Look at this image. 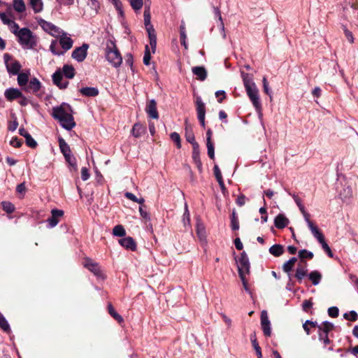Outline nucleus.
<instances>
[{"mask_svg":"<svg viewBox=\"0 0 358 358\" xmlns=\"http://www.w3.org/2000/svg\"><path fill=\"white\" fill-rule=\"evenodd\" d=\"M52 115L66 130H71L76 126L71 107L67 103H63L59 106L54 107Z\"/></svg>","mask_w":358,"mask_h":358,"instance_id":"nucleus-1","label":"nucleus"},{"mask_svg":"<svg viewBox=\"0 0 358 358\" xmlns=\"http://www.w3.org/2000/svg\"><path fill=\"white\" fill-rule=\"evenodd\" d=\"M62 73L66 78L72 79L75 76V69L72 65L65 64L63 66L62 71L58 70L52 75V80L54 84L60 89L66 88L69 82L63 81Z\"/></svg>","mask_w":358,"mask_h":358,"instance_id":"nucleus-2","label":"nucleus"},{"mask_svg":"<svg viewBox=\"0 0 358 358\" xmlns=\"http://www.w3.org/2000/svg\"><path fill=\"white\" fill-rule=\"evenodd\" d=\"M106 57L107 61L115 68L120 66L122 62V56L113 40L106 41Z\"/></svg>","mask_w":358,"mask_h":358,"instance_id":"nucleus-3","label":"nucleus"},{"mask_svg":"<svg viewBox=\"0 0 358 358\" xmlns=\"http://www.w3.org/2000/svg\"><path fill=\"white\" fill-rule=\"evenodd\" d=\"M239 275H246L250 273V262L245 252L236 259Z\"/></svg>","mask_w":358,"mask_h":358,"instance_id":"nucleus-4","label":"nucleus"},{"mask_svg":"<svg viewBox=\"0 0 358 358\" xmlns=\"http://www.w3.org/2000/svg\"><path fill=\"white\" fill-rule=\"evenodd\" d=\"M248 96L257 110L261 108V103L259 96V90L255 84L245 87Z\"/></svg>","mask_w":358,"mask_h":358,"instance_id":"nucleus-5","label":"nucleus"},{"mask_svg":"<svg viewBox=\"0 0 358 358\" xmlns=\"http://www.w3.org/2000/svg\"><path fill=\"white\" fill-rule=\"evenodd\" d=\"M17 36L18 37L19 43L22 45L31 46L33 43L32 33L27 28H22L20 29Z\"/></svg>","mask_w":358,"mask_h":358,"instance_id":"nucleus-6","label":"nucleus"},{"mask_svg":"<svg viewBox=\"0 0 358 358\" xmlns=\"http://www.w3.org/2000/svg\"><path fill=\"white\" fill-rule=\"evenodd\" d=\"M39 24L45 31L54 37H59L63 31L52 23L42 19L39 21Z\"/></svg>","mask_w":358,"mask_h":358,"instance_id":"nucleus-7","label":"nucleus"},{"mask_svg":"<svg viewBox=\"0 0 358 358\" xmlns=\"http://www.w3.org/2000/svg\"><path fill=\"white\" fill-rule=\"evenodd\" d=\"M196 110L198 120L203 127H205L206 106L200 96H197L195 101Z\"/></svg>","mask_w":358,"mask_h":358,"instance_id":"nucleus-8","label":"nucleus"},{"mask_svg":"<svg viewBox=\"0 0 358 358\" xmlns=\"http://www.w3.org/2000/svg\"><path fill=\"white\" fill-rule=\"evenodd\" d=\"M89 48V45L84 43L80 47L76 48L71 54V57L73 59L76 60L78 62H83L87 55V50Z\"/></svg>","mask_w":358,"mask_h":358,"instance_id":"nucleus-9","label":"nucleus"},{"mask_svg":"<svg viewBox=\"0 0 358 358\" xmlns=\"http://www.w3.org/2000/svg\"><path fill=\"white\" fill-rule=\"evenodd\" d=\"M145 112L150 118L155 120L159 118V113L157 109V102L155 99H151L148 101L145 107Z\"/></svg>","mask_w":358,"mask_h":358,"instance_id":"nucleus-10","label":"nucleus"},{"mask_svg":"<svg viewBox=\"0 0 358 358\" xmlns=\"http://www.w3.org/2000/svg\"><path fill=\"white\" fill-rule=\"evenodd\" d=\"M84 266L98 277L102 276L101 269L99 265L90 259H85L83 262Z\"/></svg>","mask_w":358,"mask_h":358,"instance_id":"nucleus-11","label":"nucleus"},{"mask_svg":"<svg viewBox=\"0 0 358 358\" xmlns=\"http://www.w3.org/2000/svg\"><path fill=\"white\" fill-rule=\"evenodd\" d=\"M64 215V211L58 209L51 210V217L47 220L50 227H55L59 223V219Z\"/></svg>","mask_w":358,"mask_h":358,"instance_id":"nucleus-12","label":"nucleus"},{"mask_svg":"<svg viewBox=\"0 0 358 358\" xmlns=\"http://www.w3.org/2000/svg\"><path fill=\"white\" fill-rule=\"evenodd\" d=\"M59 37V43L64 51L69 50L72 48L73 41L65 32L62 31Z\"/></svg>","mask_w":358,"mask_h":358,"instance_id":"nucleus-13","label":"nucleus"},{"mask_svg":"<svg viewBox=\"0 0 358 358\" xmlns=\"http://www.w3.org/2000/svg\"><path fill=\"white\" fill-rule=\"evenodd\" d=\"M41 86L40 81L37 78H34L30 80L27 86L23 89L27 92L36 93L39 91Z\"/></svg>","mask_w":358,"mask_h":358,"instance_id":"nucleus-14","label":"nucleus"},{"mask_svg":"<svg viewBox=\"0 0 358 358\" xmlns=\"http://www.w3.org/2000/svg\"><path fill=\"white\" fill-rule=\"evenodd\" d=\"M119 243L125 249L134 251L136 244L131 237H125L119 240Z\"/></svg>","mask_w":358,"mask_h":358,"instance_id":"nucleus-15","label":"nucleus"},{"mask_svg":"<svg viewBox=\"0 0 358 358\" xmlns=\"http://www.w3.org/2000/svg\"><path fill=\"white\" fill-rule=\"evenodd\" d=\"M4 96L8 101H12L14 99L21 97L22 93L18 89L9 88L5 91Z\"/></svg>","mask_w":358,"mask_h":358,"instance_id":"nucleus-16","label":"nucleus"},{"mask_svg":"<svg viewBox=\"0 0 358 358\" xmlns=\"http://www.w3.org/2000/svg\"><path fill=\"white\" fill-rule=\"evenodd\" d=\"M289 224V220L282 214L278 215L274 220L275 227L278 229H283Z\"/></svg>","mask_w":358,"mask_h":358,"instance_id":"nucleus-17","label":"nucleus"},{"mask_svg":"<svg viewBox=\"0 0 358 358\" xmlns=\"http://www.w3.org/2000/svg\"><path fill=\"white\" fill-rule=\"evenodd\" d=\"M192 73L196 78L203 81L207 77V71L203 66H195L192 68Z\"/></svg>","mask_w":358,"mask_h":358,"instance_id":"nucleus-18","label":"nucleus"},{"mask_svg":"<svg viewBox=\"0 0 358 358\" xmlns=\"http://www.w3.org/2000/svg\"><path fill=\"white\" fill-rule=\"evenodd\" d=\"M146 131L145 127L139 123H136L133 126L131 134L135 138L141 136Z\"/></svg>","mask_w":358,"mask_h":358,"instance_id":"nucleus-19","label":"nucleus"},{"mask_svg":"<svg viewBox=\"0 0 358 358\" xmlns=\"http://www.w3.org/2000/svg\"><path fill=\"white\" fill-rule=\"evenodd\" d=\"M6 69L10 73L16 75L19 73V71L21 69V65L17 61H15L11 64H8V62H6Z\"/></svg>","mask_w":358,"mask_h":358,"instance_id":"nucleus-20","label":"nucleus"},{"mask_svg":"<svg viewBox=\"0 0 358 358\" xmlns=\"http://www.w3.org/2000/svg\"><path fill=\"white\" fill-rule=\"evenodd\" d=\"M80 93L85 96H95L98 95L99 90L96 87H86L80 90Z\"/></svg>","mask_w":358,"mask_h":358,"instance_id":"nucleus-21","label":"nucleus"},{"mask_svg":"<svg viewBox=\"0 0 358 358\" xmlns=\"http://www.w3.org/2000/svg\"><path fill=\"white\" fill-rule=\"evenodd\" d=\"M58 141L60 150L64 156L66 157L71 155V150L66 142L62 138H59Z\"/></svg>","mask_w":358,"mask_h":358,"instance_id":"nucleus-22","label":"nucleus"},{"mask_svg":"<svg viewBox=\"0 0 358 358\" xmlns=\"http://www.w3.org/2000/svg\"><path fill=\"white\" fill-rule=\"evenodd\" d=\"M303 216L313 235L320 231L318 227L310 220V215L308 213H304Z\"/></svg>","mask_w":358,"mask_h":358,"instance_id":"nucleus-23","label":"nucleus"},{"mask_svg":"<svg viewBox=\"0 0 358 358\" xmlns=\"http://www.w3.org/2000/svg\"><path fill=\"white\" fill-rule=\"evenodd\" d=\"M268 251L274 257H280L284 252V247L280 244H275L269 248Z\"/></svg>","mask_w":358,"mask_h":358,"instance_id":"nucleus-24","label":"nucleus"},{"mask_svg":"<svg viewBox=\"0 0 358 358\" xmlns=\"http://www.w3.org/2000/svg\"><path fill=\"white\" fill-rule=\"evenodd\" d=\"M29 5L35 13H41L43 10V2L42 0H29Z\"/></svg>","mask_w":358,"mask_h":358,"instance_id":"nucleus-25","label":"nucleus"},{"mask_svg":"<svg viewBox=\"0 0 358 358\" xmlns=\"http://www.w3.org/2000/svg\"><path fill=\"white\" fill-rule=\"evenodd\" d=\"M150 40V45L152 49V52L155 53L156 50V46H157V36L155 34V30H151L147 31Z\"/></svg>","mask_w":358,"mask_h":358,"instance_id":"nucleus-26","label":"nucleus"},{"mask_svg":"<svg viewBox=\"0 0 358 358\" xmlns=\"http://www.w3.org/2000/svg\"><path fill=\"white\" fill-rule=\"evenodd\" d=\"M313 236L318 241V242L321 244L323 250L326 252L327 250H329L330 248L328 245V244L326 243L324 240V235L320 231L317 232L316 234H313Z\"/></svg>","mask_w":358,"mask_h":358,"instance_id":"nucleus-27","label":"nucleus"},{"mask_svg":"<svg viewBox=\"0 0 358 358\" xmlns=\"http://www.w3.org/2000/svg\"><path fill=\"white\" fill-rule=\"evenodd\" d=\"M144 24L145 26L146 31L155 30L153 26L151 24V16L149 9L145 10L144 11Z\"/></svg>","mask_w":358,"mask_h":358,"instance_id":"nucleus-28","label":"nucleus"},{"mask_svg":"<svg viewBox=\"0 0 358 358\" xmlns=\"http://www.w3.org/2000/svg\"><path fill=\"white\" fill-rule=\"evenodd\" d=\"M334 328V324L329 322H324L318 326L319 332L329 334Z\"/></svg>","mask_w":358,"mask_h":358,"instance_id":"nucleus-29","label":"nucleus"},{"mask_svg":"<svg viewBox=\"0 0 358 358\" xmlns=\"http://www.w3.org/2000/svg\"><path fill=\"white\" fill-rule=\"evenodd\" d=\"M29 81V73H18L17 83L20 87H25Z\"/></svg>","mask_w":358,"mask_h":358,"instance_id":"nucleus-30","label":"nucleus"},{"mask_svg":"<svg viewBox=\"0 0 358 358\" xmlns=\"http://www.w3.org/2000/svg\"><path fill=\"white\" fill-rule=\"evenodd\" d=\"M87 6L90 7L91 15L97 14L99 9V3L97 0H87Z\"/></svg>","mask_w":358,"mask_h":358,"instance_id":"nucleus-31","label":"nucleus"},{"mask_svg":"<svg viewBox=\"0 0 358 358\" xmlns=\"http://www.w3.org/2000/svg\"><path fill=\"white\" fill-rule=\"evenodd\" d=\"M307 274V269L306 266L298 265L296 271L295 277L301 281Z\"/></svg>","mask_w":358,"mask_h":358,"instance_id":"nucleus-32","label":"nucleus"},{"mask_svg":"<svg viewBox=\"0 0 358 358\" xmlns=\"http://www.w3.org/2000/svg\"><path fill=\"white\" fill-rule=\"evenodd\" d=\"M13 8L17 13H22L26 10L24 0H13Z\"/></svg>","mask_w":358,"mask_h":358,"instance_id":"nucleus-33","label":"nucleus"},{"mask_svg":"<svg viewBox=\"0 0 358 358\" xmlns=\"http://www.w3.org/2000/svg\"><path fill=\"white\" fill-rule=\"evenodd\" d=\"M241 77L243 78L245 88L255 84L253 82V78L252 75H250L247 73L241 72Z\"/></svg>","mask_w":358,"mask_h":358,"instance_id":"nucleus-34","label":"nucleus"},{"mask_svg":"<svg viewBox=\"0 0 358 358\" xmlns=\"http://www.w3.org/2000/svg\"><path fill=\"white\" fill-rule=\"evenodd\" d=\"M297 259L296 257H292L290 259L284 263L282 269L285 273H289L293 268Z\"/></svg>","mask_w":358,"mask_h":358,"instance_id":"nucleus-35","label":"nucleus"},{"mask_svg":"<svg viewBox=\"0 0 358 358\" xmlns=\"http://www.w3.org/2000/svg\"><path fill=\"white\" fill-rule=\"evenodd\" d=\"M185 137H186V140L189 143H190L192 145V146L194 144H198L195 141V137H194L193 131L192 130L191 128H188L187 127H186V129H185Z\"/></svg>","mask_w":358,"mask_h":358,"instance_id":"nucleus-36","label":"nucleus"},{"mask_svg":"<svg viewBox=\"0 0 358 358\" xmlns=\"http://www.w3.org/2000/svg\"><path fill=\"white\" fill-rule=\"evenodd\" d=\"M322 278L321 274L318 271H312L309 274V279L312 281L314 285H317L319 284L320 280Z\"/></svg>","mask_w":358,"mask_h":358,"instance_id":"nucleus-37","label":"nucleus"},{"mask_svg":"<svg viewBox=\"0 0 358 358\" xmlns=\"http://www.w3.org/2000/svg\"><path fill=\"white\" fill-rule=\"evenodd\" d=\"M299 257L301 259V262H304L303 259H313V253L312 252L308 251L307 250H301L299 252Z\"/></svg>","mask_w":358,"mask_h":358,"instance_id":"nucleus-38","label":"nucleus"},{"mask_svg":"<svg viewBox=\"0 0 358 358\" xmlns=\"http://www.w3.org/2000/svg\"><path fill=\"white\" fill-rule=\"evenodd\" d=\"M113 234L115 236L122 237L125 236L126 231L122 225H116L113 229Z\"/></svg>","mask_w":358,"mask_h":358,"instance_id":"nucleus-39","label":"nucleus"},{"mask_svg":"<svg viewBox=\"0 0 358 358\" xmlns=\"http://www.w3.org/2000/svg\"><path fill=\"white\" fill-rule=\"evenodd\" d=\"M108 312L110 314V315L113 316L119 323L123 322V318L122 317V316L115 312V309L113 308L111 304L108 306Z\"/></svg>","mask_w":358,"mask_h":358,"instance_id":"nucleus-40","label":"nucleus"},{"mask_svg":"<svg viewBox=\"0 0 358 358\" xmlns=\"http://www.w3.org/2000/svg\"><path fill=\"white\" fill-rule=\"evenodd\" d=\"M0 328L8 333L10 330V325L8 323L7 320L5 319V317L3 316V315L0 316Z\"/></svg>","mask_w":358,"mask_h":358,"instance_id":"nucleus-41","label":"nucleus"},{"mask_svg":"<svg viewBox=\"0 0 358 358\" xmlns=\"http://www.w3.org/2000/svg\"><path fill=\"white\" fill-rule=\"evenodd\" d=\"M231 225L233 230H237L239 229V224L238 217L236 215V212L234 210L231 217Z\"/></svg>","mask_w":358,"mask_h":358,"instance_id":"nucleus-42","label":"nucleus"},{"mask_svg":"<svg viewBox=\"0 0 358 358\" xmlns=\"http://www.w3.org/2000/svg\"><path fill=\"white\" fill-rule=\"evenodd\" d=\"M1 206H2L3 210L8 213H11L15 210V207H14L13 204H12L9 201H3L1 203Z\"/></svg>","mask_w":358,"mask_h":358,"instance_id":"nucleus-43","label":"nucleus"},{"mask_svg":"<svg viewBox=\"0 0 358 358\" xmlns=\"http://www.w3.org/2000/svg\"><path fill=\"white\" fill-rule=\"evenodd\" d=\"M131 6L135 10H140L143 6V0H128Z\"/></svg>","mask_w":358,"mask_h":358,"instance_id":"nucleus-44","label":"nucleus"},{"mask_svg":"<svg viewBox=\"0 0 358 358\" xmlns=\"http://www.w3.org/2000/svg\"><path fill=\"white\" fill-rule=\"evenodd\" d=\"M343 30L345 36L346 37L348 42L350 43H354V37H353L352 33L345 25H343Z\"/></svg>","mask_w":358,"mask_h":358,"instance_id":"nucleus-45","label":"nucleus"},{"mask_svg":"<svg viewBox=\"0 0 358 358\" xmlns=\"http://www.w3.org/2000/svg\"><path fill=\"white\" fill-rule=\"evenodd\" d=\"M170 138L174 143H176L177 148H180L181 143L180 135L177 132H173L171 134Z\"/></svg>","mask_w":358,"mask_h":358,"instance_id":"nucleus-46","label":"nucleus"},{"mask_svg":"<svg viewBox=\"0 0 358 358\" xmlns=\"http://www.w3.org/2000/svg\"><path fill=\"white\" fill-rule=\"evenodd\" d=\"M319 340L320 341L322 342L324 344V348L326 347L327 345L330 344L331 341L329 340L328 337V334H324L319 332Z\"/></svg>","mask_w":358,"mask_h":358,"instance_id":"nucleus-47","label":"nucleus"},{"mask_svg":"<svg viewBox=\"0 0 358 358\" xmlns=\"http://www.w3.org/2000/svg\"><path fill=\"white\" fill-rule=\"evenodd\" d=\"M208 155L211 159L215 158L214 145L212 141L206 142Z\"/></svg>","mask_w":358,"mask_h":358,"instance_id":"nucleus-48","label":"nucleus"},{"mask_svg":"<svg viewBox=\"0 0 358 358\" xmlns=\"http://www.w3.org/2000/svg\"><path fill=\"white\" fill-rule=\"evenodd\" d=\"M64 158L71 167H73L75 170L77 169L76 160L72 154L64 157Z\"/></svg>","mask_w":358,"mask_h":358,"instance_id":"nucleus-49","label":"nucleus"},{"mask_svg":"<svg viewBox=\"0 0 358 358\" xmlns=\"http://www.w3.org/2000/svg\"><path fill=\"white\" fill-rule=\"evenodd\" d=\"M343 317L346 319V320H348L350 321H356L358 318V315H357V313L354 311V310H351L350 313H345L343 315Z\"/></svg>","mask_w":358,"mask_h":358,"instance_id":"nucleus-50","label":"nucleus"},{"mask_svg":"<svg viewBox=\"0 0 358 358\" xmlns=\"http://www.w3.org/2000/svg\"><path fill=\"white\" fill-rule=\"evenodd\" d=\"M270 321L268 320V314L266 310H262L261 313V325L269 324Z\"/></svg>","mask_w":358,"mask_h":358,"instance_id":"nucleus-51","label":"nucleus"},{"mask_svg":"<svg viewBox=\"0 0 358 358\" xmlns=\"http://www.w3.org/2000/svg\"><path fill=\"white\" fill-rule=\"evenodd\" d=\"M0 19L4 24L10 25L13 21L10 17L5 13H0Z\"/></svg>","mask_w":358,"mask_h":358,"instance_id":"nucleus-52","label":"nucleus"},{"mask_svg":"<svg viewBox=\"0 0 358 358\" xmlns=\"http://www.w3.org/2000/svg\"><path fill=\"white\" fill-rule=\"evenodd\" d=\"M250 339H251L253 348H254V349L256 351V353L262 352L261 348L259 347V344H258V343L257 341L256 335H255V333L251 335Z\"/></svg>","mask_w":358,"mask_h":358,"instance_id":"nucleus-53","label":"nucleus"},{"mask_svg":"<svg viewBox=\"0 0 358 358\" xmlns=\"http://www.w3.org/2000/svg\"><path fill=\"white\" fill-rule=\"evenodd\" d=\"M150 59H151V56H150V52L149 50V47H148V45H146L145 54H144V57H143V63L145 65H149Z\"/></svg>","mask_w":358,"mask_h":358,"instance_id":"nucleus-54","label":"nucleus"},{"mask_svg":"<svg viewBox=\"0 0 358 358\" xmlns=\"http://www.w3.org/2000/svg\"><path fill=\"white\" fill-rule=\"evenodd\" d=\"M196 232H197L198 236L199 237V238L201 240H203L205 238V237H206L205 229L203 225L199 224H197Z\"/></svg>","mask_w":358,"mask_h":358,"instance_id":"nucleus-55","label":"nucleus"},{"mask_svg":"<svg viewBox=\"0 0 358 358\" xmlns=\"http://www.w3.org/2000/svg\"><path fill=\"white\" fill-rule=\"evenodd\" d=\"M192 158L194 161L200 160L199 144H194L193 146Z\"/></svg>","mask_w":358,"mask_h":358,"instance_id":"nucleus-56","label":"nucleus"},{"mask_svg":"<svg viewBox=\"0 0 358 358\" xmlns=\"http://www.w3.org/2000/svg\"><path fill=\"white\" fill-rule=\"evenodd\" d=\"M26 139V143L27 145L30 147V148H34L36 147L37 145V143L36 142V141L31 137V136L30 134H29L27 136H26L25 138Z\"/></svg>","mask_w":358,"mask_h":358,"instance_id":"nucleus-57","label":"nucleus"},{"mask_svg":"<svg viewBox=\"0 0 358 358\" xmlns=\"http://www.w3.org/2000/svg\"><path fill=\"white\" fill-rule=\"evenodd\" d=\"M57 41H54L51 43V45L50 46V51L54 54V55H62L64 52H59L57 48Z\"/></svg>","mask_w":358,"mask_h":358,"instance_id":"nucleus-58","label":"nucleus"},{"mask_svg":"<svg viewBox=\"0 0 358 358\" xmlns=\"http://www.w3.org/2000/svg\"><path fill=\"white\" fill-rule=\"evenodd\" d=\"M341 196L343 199L350 198L352 196V190L351 188L348 187L347 188L344 189L342 192H341Z\"/></svg>","mask_w":358,"mask_h":358,"instance_id":"nucleus-59","label":"nucleus"},{"mask_svg":"<svg viewBox=\"0 0 358 358\" xmlns=\"http://www.w3.org/2000/svg\"><path fill=\"white\" fill-rule=\"evenodd\" d=\"M8 27L12 33H13L15 36L17 35V33L19 32V26L18 24L13 21L10 25H8Z\"/></svg>","mask_w":358,"mask_h":358,"instance_id":"nucleus-60","label":"nucleus"},{"mask_svg":"<svg viewBox=\"0 0 358 358\" xmlns=\"http://www.w3.org/2000/svg\"><path fill=\"white\" fill-rule=\"evenodd\" d=\"M338 308L333 306L328 309V314L331 317H336L338 315Z\"/></svg>","mask_w":358,"mask_h":358,"instance_id":"nucleus-61","label":"nucleus"},{"mask_svg":"<svg viewBox=\"0 0 358 358\" xmlns=\"http://www.w3.org/2000/svg\"><path fill=\"white\" fill-rule=\"evenodd\" d=\"M113 4L115 6L117 10L119 12V13L122 15L123 14L122 10V3L120 0H113L112 1Z\"/></svg>","mask_w":358,"mask_h":358,"instance_id":"nucleus-62","label":"nucleus"},{"mask_svg":"<svg viewBox=\"0 0 358 358\" xmlns=\"http://www.w3.org/2000/svg\"><path fill=\"white\" fill-rule=\"evenodd\" d=\"M81 178L84 181L87 180L90 178V173L86 167H83L81 169Z\"/></svg>","mask_w":358,"mask_h":358,"instance_id":"nucleus-63","label":"nucleus"},{"mask_svg":"<svg viewBox=\"0 0 358 358\" xmlns=\"http://www.w3.org/2000/svg\"><path fill=\"white\" fill-rule=\"evenodd\" d=\"M10 144L15 148H20L22 145V142L17 137H15L10 140Z\"/></svg>","mask_w":358,"mask_h":358,"instance_id":"nucleus-64","label":"nucleus"}]
</instances>
